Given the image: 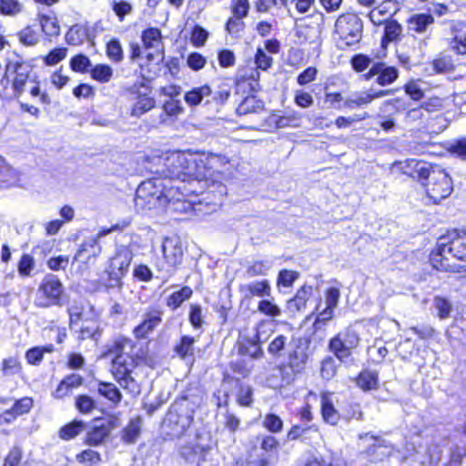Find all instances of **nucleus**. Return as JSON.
<instances>
[{
    "instance_id": "nucleus-31",
    "label": "nucleus",
    "mask_w": 466,
    "mask_h": 466,
    "mask_svg": "<svg viewBox=\"0 0 466 466\" xmlns=\"http://www.w3.org/2000/svg\"><path fill=\"white\" fill-rule=\"evenodd\" d=\"M40 23L43 32L50 37V41L52 37L58 35V25L56 15L42 14Z\"/></svg>"
},
{
    "instance_id": "nucleus-45",
    "label": "nucleus",
    "mask_w": 466,
    "mask_h": 466,
    "mask_svg": "<svg viewBox=\"0 0 466 466\" xmlns=\"http://www.w3.org/2000/svg\"><path fill=\"white\" fill-rule=\"evenodd\" d=\"M338 365L332 357H327L322 360L320 373L322 378L329 380L337 373Z\"/></svg>"
},
{
    "instance_id": "nucleus-9",
    "label": "nucleus",
    "mask_w": 466,
    "mask_h": 466,
    "mask_svg": "<svg viewBox=\"0 0 466 466\" xmlns=\"http://www.w3.org/2000/svg\"><path fill=\"white\" fill-rule=\"evenodd\" d=\"M129 224L130 221L126 219L120 223L113 225L109 228L100 230L96 236L89 238L81 245L75 256V258L80 262L86 263L88 262L90 258H96L101 251V248L98 245L99 238L111 232L123 230L127 228Z\"/></svg>"
},
{
    "instance_id": "nucleus-17",
    "label": "nucleus",
    "mask_w": 466,
    "mask_h": 466,
    "mask_svg": "<svg viewBox=\"0 0 466 466\" xmlns=\"http://www.w3.org/2000/svg\"><path fill=\"white\" fill-rule=\"evenodd\" d=\"M161 322V312L154 309L144 315L143 321L137 325L133 333L137 339H145Z\"/></svg>"
},
{
    "instance_id": "nucleus-56",
    "label": "nucleus",
    "mask_w": 466,
    "mask_h": 466,
    "mask_svg": "<svg viewBox=\"0 0 466 466\" xmlns=\"http://www.w3.org/2000/svg\"><path fill=\"white\" fill-rule=\"evenodd\" d=\"M441 460V457L438 452H431L429 450L417 452L416 461L420 462L422 466L431 465L437 463Z\"/></svg>"
},
{
    "instance_id": "nucleus-6",
    "label": "nucleus",
    "mask_w": 466,
    "mask_h": 466,
    "mask_svg": "<svg viewBox=\"0 0 466 466\" xmlns=\"http://www.w3.org/2000/svg\"><path fill=\"white\" fill-rule=\"evenodd\" d=\"M363 23L354 13L341 14L334 25V38L340 48L359 43L362 37Z\"/></svg>"
},
{
    "instance_id": "nucleus-47",
    "label": "nucleus",
    "mask_w": 466,
    "mask_h": 466,
    "mask_svg": "<svg viewBox=\"0 0 466 466\" xmlns=\"http://www.w3.org/2000/svg\"><path fill=\"white\" fill-rule=\"evenodd\" d=\"M263 426L272 433H278L282 431L283 421L275 414H267L263 420Z\"/></svg>"
},
{
    "instance_id": "nucleus-20",
    "label": "nucleus",
    "mask_w": 466,
    "mask_h": 466,
    "mask_svg": "<svg viewBox=\"0 0 466 466\" xmlns=\"http://www.w3.org/2000/svg\"><path fill=\"white\" fill-rule=\"evenodd\" d=\"M451 33L453 37L450 43L451 48L458 55L466 54V25L462 22L454 23Z\"/></svg>"
},
{
    "instance_id": "nucleus-25",
    "label": "nucleus",
    "mask_w": 466,
    "mask_h": 466,
    "mask_svg": "<svg viewBox=\"0 0 466 466\" xmlns=\"http://www.w3.org/2000/svg\"><path fill=\"white\" fill-rule=\"evenodd\" d=\"M82 321V325L79 327V329H74L76 331L79 332L78 338L81 339H86L88 338H95L96 339V336H99L100 333L98 331V326L93 318H90L89 316L84 319ZM78 328V326L76 327Z\"/></svg>"
},
{
    "instance_id": "nucleus-36",
    "label": "nucleus",
    "mask_w": 466,
    "mask_h": 466,
    "mask_svg": "<svg viewBox=\"0 0 466 466\" xmlns=\"http://www.w3.org/2000/svg\"><path fill=\"white\" fill-rule=\"evenodd\" d=\"M98 392L114 404H117L121 400V393L113 383L100 382L98 385Z\"/></svg>"
},
{
    "instance_id": "nucleus-46",
    "label": "nucleus",
    "mask_w": 466,
    "mask_h": 466,
    "mask_svg": "<svg viewBox=\"0 0 466 466\" xmlns=\"http://www.w3.org/2000/svg\"><path fill=\"white\" fill-rule=\"evenodd\" d=\"M288 338L284 335H278L274 338L268 347V351L270 355L279 357L281 352L286 347Z\"/></svg>"
},
{
    "instance_id": "nucleus-7",
    "label": "nucleus",
    "mask_w": 466,
    "mask_h": 466,
    "mask_svg": "<svg viewBox=\"0 0 466 466\" xmlns=\"http://www.w3.org/2000/svg\"><path fill=\"white\" fill-rule=\"evenodd\" d=\"M162 253L164 261L157 264V268L162 274V278H169L180 264L183 250L177 238H165L162 242Z\"/></svg>"
},
{
    "instance_id": "nucleus-43",
    "label": "nucleus",
    "mask_w": 466,
    "mask_h": 466,
    "mask_svg": "<svg viewBox=\"0 0 466 466\" xmlns=\"http://www.w3.org/2000/svg\"><path fill=\"white\" fill-rule=\"evenodd\" d=\"M258 310L268 317L277 318L281 315L280 308L271 299H261L258 304Z\"/></svg>"
},
{
    "instance_id": "nucleus-50",
    "label": "nucleus",
    "mask_w": 466,
    "mask_h": 466,
    "mask_svg": "<svg viewBox=\"0 0 466 466\" xmlns=\"http://www.w3.org/2000/svg\"><path fill=\"white\" fill-rule=\"evenodd\" d=\"M298 278L297 271L283 269L279 273L277 283L279 287L290 288Z\"/></svg>"
},
{
    "instance_id": "nucleus-39",
    "label": "nucleus",
    "mask_w": 466,
    "mask_h": 466,
    "mask_svg": "<svg viewBox=\"0 0 466 466\" xmlns=\"http://www.w3.org/2000/svg\"><path fill=\"white\" fill-rule=\"evenodd\" d=\"M262 107L263 105L261 101L257 100L255 96H248L237 107V113L238 115H247L258 112L262 109Z\"/></svg>"
},
{
    "instance_id": "nucleus-34",
    "label": "nucleus",
    "mask_w": 466,
    "mask_h": 466,
    "mask_svg": "<svg viewBox=\"0 0 466 466\" xmlns=\"http://www.w3.org/2000/svg\"><path fill=\"white\" fill-rule=\"evenodd\" d=\"M155 106V101L152 97L143 95L137 96V101L134 104L131 109V115L140 116L146 112L149 111Z\"/></svg>"
},
{
    "instance_id": "nucleus-49",
    "label": "nucleus",
    "mask_w": 466,
    "mask_h": 466,
    "mask_svg": "<svg viewBox=\"0 0 466 466\" xmlns=\"http://www.w3.org/2000/svg\"><path fill=\"white\" fill-rule=\"evenodd\" d=\"M19 41L27 46H35L38 43V34L31 27L27 26L24 28L18 34Z\"/></svg>"
},
{
    "instance_id": "nucleus-8",
    "label": "nucleus",
    "mask_w": 466,
    "mask_h": 466,
    "mask_svg": "<svg viewBox=\"0 0 466 466\" xmlns=\"http://www.w3.org/2000/svg\"><path fill=\"white\" fill-rule=\"evenodd\" d=\"M358 333L350 327L339 332L329 342V350L339 360L348 359L360 344Z\"/></svg>"
},
{
    "instance_id": "nucleus-24",
    "label": "nucleus",
    "mask_w": 466,
    "mask_h": 466,
    "mask_svg": "<svg viewBox=\"0 0 466 466\" xmlns=\"http://www.w3.org/2000/svg\"><path fill=\"white\" fill-rule=\"evenodd\" d=\"M311 292V287L303 286L297 291L293 299L288 300L287 309L292 313L305 309Z\"/></svg>"
},
{
    "instance_id": "nucleus-18",
    "label": "nucleus",
    "mask_w": 466,
    "mask_h": 466,
    "mask_svg": "<svg viewBox=\"0 0 466 466\" xmlns=\"http://www.w3.org/2000/svg\"><path fill=\"white\" fill-rule=\"evenodd\" d=\"M239 291L246 299L264 298L270 297L271 287L267 279H262L240 285Z\"/></svg>"
},
{
    "instance_id": "nucleus-10",
    "label": "nucleus",
    "mask_w": 466,
    "mask_h": 466,
    "mask_svg": "<svg viewBox=\"0 0 466 466\" xmlns=\"http://www.w3.org/2000/svg\"><path fill=\"white\" fill-rule=\"evenodd\" d=\"M132 259L133 252L127 246H120L116 248L107 268L109 278L114 282L111 286H121V279L128 271Z\"/></svg>"
},
{
    "instance_id": "nucleus-64",
    "label": "nucleus",
    "mask_w": 466,
    "mask_h": 466,
    "mask_svg": "<svg viewBox=\"0 0 466 466\" xmlns=\"http://www.w3.org/2000/svg\"><path fill=\"white\" fill-rule=\"evenodd\" d=\"M34 266L35 262L33 258L29 255H24L18 264V272L22 276H29Z\"/></svg>"
},
{
    "instance_id": "nucleus-23",
    "label": "nucleus",
    "mask_w": 466,
    "mask_h": 466,
    "mask_svg": "<svg viewBox=\"0 0 466 466\" xmlns=\"http://www.w3.org/2000/svg\"><path fill=\"white\" fill-rule=\"evenodd\" d=\"M434 23V17L430 14H414L407 21L408 30L423 34Z\"/></svg>"
},
{
    "instance_id": "nucleus-35",
    "label": "nucleus",
    "mask_w": 466,
    "mask_h": 466,
    "mask_svg": "<svg viewBox=\"0 0 466 466\" xmlns=\"http://www.w3.org/2000/svg\"><path fill=\"white\" fill-rule=\"evenodd\" d=\"M86 36V29L82 25H76L70 27L68 32L66 34V41L69 45L78 46L84 42Z\"/></svg>"
},
{
    "instance_id": "nucleus-15",
    "label": "nucleus",
    "mask_w": 466,
    "mask_h": 466,
    "mask_svg": "<svg viewBox=\"0 0 466 466\" xmlns=\"http://www.w3.org/2000/svg\"><path fill=\"white\" fill-rule=\"evenodd\" d=\"M6 73H15L13 87L17 96L25 91L27 84H34V81L29 78V66L24 63H9L6 66Z\"/></svg>"
},
{
    "instance_id": "nucleus-14",
    "label": "nucleus",
    "mask_w": 466,
    "mask_h": 466,
    "mask_svg": "<svg viewBox=\"0 0 466 466\" xmlns=\"http://www.w3.org/2000/svg\"><path fill=\"white\" fill-rule=\"evenodd\" d=\"M398 75V70L395 67L387 66L383 63H376L363 76L366 80H370L377 76V83L380 86H387L393 83L397 79Z\"/></svg>"
},
{
    "instance_id": "nucleus-26",
    "label": "nucleus",
    "mask_w": 466,
    "mask_h": 466,
    "mask_svg": "<svg viewBox=\"0 0 466 466\" xmlns=\"http://www.w3.org/2000/svg\"><path fill=\"white\" fill-rule=\"evenodd\" d=\"M211 95V88L204 85L194 88L185 94V101L187 105L194 106L199 105L205 97Z\"/></svg>"
},
{
    "instance_id": "nucleus-59",
    "label": "nucleus",
    "mask_w": 466,
    "mask_h": 466,
    "mask_svg": "<svg viewBox=\"0 0 466 466\" xmlns=\"http://www.w3.org/2000/svg\"><path fill=\"white\" fill-rule=\"evenodd\" d=\"M107 431L105 428H95L87 433L86 442L90 445H97L106 437Z\"/></svg>"
},
{
    "instance_id": "nucleus-4",
    "label": "nucleus",
    "mask_w": 466,
    "mask_h": 466,
    "mask_svg": "<svg viewBox=\"0 0 466 466\" xmlns=\"http://www.w3.org/2000/svg\"><path fill=\"white\" fill-rule=\"evenodd\" d=\"M159 164L165 168L157 169L156 173L164 177L168 185H178L181 182L182 192L194 190L190 195L197 192L194 187L195 182L203 180L202 169L198 167V158L186 152H172L165 159L159 158Z\"/></svg>"
},
{
    "instance_id": "nucleus-58",
    "label": "nucleus",
    "mask_w": 466,
    "mask_h": 466,
    "mask_svg": "<svg viewBox=\"0 0 466 466\" xmlns=\"http://www.w3.org/2000/svg\"><path fill=\"white\" fill-rule=\"evenodd\" d=\"M253 391L249 386H241L238 392L237 401L239 405L248 407L251 405Z\"/></svg>"
},
{
    "instance_id": "nucleus-37",
    "label": "nucleus",
    "mask_w": 466,
    "mask_h": 466,
    "mask_svg": "<svg viewBox=\"0 0 466 466\" xmlns=\"http://www.w3.org/2000/svg\"><path fill=\"white\" fill-rule=\"evenodd\" d=\"M54 351L55 347L53 345L35 347L26 351L25 359L29 364L37 365L42 360L45 353H51Z\"/></svg>"
},
{
    "instance_id": "nucleus-33",
    "label": "nucleus",
    "mask_w": 466,
    "mask_h": 466,
    "mask_svg": "<svg viewBox=\"0 0 466 466\" xmlns=\"http://www.w3.org/2000/svg\"><path fill=\"white\" fill-rule=\"evenodd\" d=\"M192 295V289L189 287H183L180 290L172 293L167 299V305L177 309L180 305Z\"/></svg>"
},
{
    "instance_id": "nucleus-32",
    "label": "nucleus",
    "mask_w": 466,
    "mask_h": 466,
    "mask_svg": "<svg viewBox=\"0 0 466 466\" xmlns=\"http://www.w3.org/2000/svg\"><path fill=\"white\" fill-rule=\"evenodd\" d=\"M114 71L111 66L104 64L96 65L90 70L91 77L100 83H107L113 77Z\"/></svg>"
},
{
    "instance_id": "nucleus-21",
    "label": "nucleus",
    "mask_w": 466,
    "mask_h": 466,
    "mask_svg": "<svg viewBox=\"0 0 466 466\" xmlns=\"http://www.w3.org/2000/svg\"><path fill=\"white\" fill-rule=\"evenodd\" d=\"M320 402L323 420L330 425H336L339 420V414L334 407L333 395L329 392L322 393Z\"/></svg>"
},
{
    "instance_id": "nucleus-30",
    "label": "nucleus",
    "mask_w": 466,
    "mask_h": 466,
    "mask_svg": "<svg viewBox=\"0 0 466 466\" xmlns=\"http://www.w3.org/2000/svg\"><path fill=\"white\" fill-rule=\"evenodd\" d=\"M142 420L137 417L129 421L123 431L122 439L127 443H133L137 441L140 434Z\"/></svg>"
},
{
    "instance_id": "nucleus-52",
    "label": "nucleus",
    "mask_w": 466,
    "mask_h": 466,
    "mask_svg": "<svg viewBox=\"0 0 466 466\" xmlns=\"http://www.w3.org/2000/svg\"><path fill=\"white\" fill-rule=\"evenodd\" d=\"M307 433H313L315 436L319 435V431L316 428H300L299 426H293L288 432L287 437L289 440L294 441L299 438H304Z\"/></svg>"
},
{
    "instance_id": "nucleus-3",
    "label": "nucleus",
    "mask_w": 466,
    "mask_h": 466,
    "mask_svg": "<svg viewBox=\"0 0 466 466\" xmlns=\"http://www.w3.org/2000/svg\"><path fill=\"white\" fill-rule=\"evenodd\" d=\"M181 182L168 185L165 179L152 178L142 182L136 192L135 206L140 211L162 208L167 205L176 206L181 203L183 209L190 208L187 198L194 190L182 192ZM174 209L178 208L174 207Z\"/></svg>"
},
{
    "instance_id": "nucleus-54",
    "label": "nucleus",
    "mask_w": 466,
    "mask_h": 466,
    "mask_svg": "<svg viewBox=\"0 0 466 466\" xmlns=\"http://www.w3.org/2000/svg\"><path fill=\"white\" fill-rule=\"evenodd\" d=\"M434 306L438 311V317L440 319H444L450 316L451 305L447 299L437 297L434 299Z\"/></svg>"
},
{
    "instance_id": "nucleus-13",
    "label": "nucleus",
    "mask_w": 466,
    "mask_h": 466,
    "mask_svg": "<svg viewBox=\"0 0 466 466\" xmlns=\"http://www.w3.org/2000/svg\"><path fill=\"white\" fill-rule=\"evenodd\" d=\"M228 163V157L220 154L208 153L198 158V167L202 169L203 179L209 178L214 172H220Z\"/></svg>"
},
{
    "instance_id": "nucleus-48",
    "label": "nucleus",
    "mask_w": 466,
    "mask_h": 466,
    "mask_svg": "<svg viewBox=\"0 0 466 466\" xmlns=\"http://www.w3.org/2000/svg\"><path fill=\"white\" fill-rule=\"evenodd\" d=\"M405 92L413 100H420L423 97L424 91L422 83L420 80H411L405 85Z\"/></svg>"
},
{
    "instance_id": "nucleus-11",
    "label": "nucleus",
    "mask_w": 466,
    "mask_h": 466,
    "mask_svg": "<svg viewBox=\"0 0 466 466\" xmlns=\"http://www.w3.org/2000/svg\"><path fill=\"white\" fill-rule=\"evenodd\" d=\"M307 361L308 354L304 349L298 347L291 351L287 366L281 370L283 383L289 384L293 381L294 377L304 370Z\"/></svg>"
},
{
    "instance_id": "nucleus-5",
    "label": "nucleus",
    "mask_w": 466,
    "mask_h": 466,
    "mask_svg": "<svg viewBox=\"0 0 466 466\" xmlns=\"http://www.w3.org/2000/svg\"><path fill=\"white\" fill-rule=\"evenodd\" d=\"M431 263L444 271H460L466 268V231L452 230L441 237L431 255Z\"/></svg>"
},
{
    "instance_id": "nucleus-1",
    "label": "nucleus",
    "mask_w": 466,
    "mask_h": 466,
    "mask_svg": "<svg viewBox=\"0 0 466 466\" xmlns=\"http://www.w3.org/2000/svg\"><path fill=\"white\" fill-rule=\"evenodd\" d=\"M109 356H113L111 373L119 385L132 394H139L136 368L143 359V353L137 350L136 343L128 338L117 337L102 354L103 358Z\"/></svg>"
},
{
    "instance_id": "nucleus-19",
    "label": "nucleus",
    "mask_w": 466,
    "mask_h": 466,
    "mask_svg": "<svg viewBox=\"0 0 466 466\" xmlns=\"http://www.w3.org/2000/svg\"><path fill=\"white\" fill-rule=\"evenodd\" d=\"M390 92V90H370L368 92L355 93L345 100V106L350 108H354L355 106L367 105L376 98L383 97L389 95Z\"/></svg>"
},
{
    "instance_id": "nucleus-28",
    "label": "nucleus",
    "mask_w": 466,
    "mask_h": 466,
    "mask_svg": "<svg viewBox=\"0 0 466 466\" xmlns=\"http://www.w3.org/2000/svg\"><path fill=\"white\" fill-rule=\"evenodd\" d=\"M44 295L54 300L56 304L58 299V278L56 275H48L46 277L41 287Z\"/></svg>"
},
{
    "instance_id": "nucleus-62",
    "label": "nucleus",
    "mask_w": 466,
    "mask_h": 466,
    "mask_svg": "<svg viewBox=\"0 0 466 466\" xmlns=\"http://www.w3.org/2000/svg\"><path fill=\"white\" fill-rule=\"evenodd\" d=\"M133 276L140 281L147 282L153 278L151 269L144 264H139L134 268Z\"/></svg>"
},
{
    "instance_id": "nucleus-61",
    "label": "nucleus",
    "mask_w": 466,
    "mask_h": 466,
    "mask_svg": "<svg viewBox=\"0 0 466 466\" xmlns=\"http://www.w3.org/2000/svg\"><path fill=\"white\" fill-rule=\"evenodd\" d=\"M0 10L3 14L15 15L18 14L22 6L16 0H1Z\"/></svg>"
},
{
    "instance_id": "nucleus-51",
    "label": "nucleus",
    "mask_w": 466,
    "mask_h": 466,
    "mask_svg": "<svg viewBox=\"0 0 466 466\" xmlns=\"http://www.w3.org/2000/svg\"><path fill=\"white\" fill-rule=\"evenodd\" d=\"M208 37L207 30L199 25H195L191 33L190 42L196 47L203 46Z\"/></svg>"
},
{
    "instance_id": "nucleus-44",
    "label": "nucleus",
    "mask_w": 466,
    "mask_h": 466,
    "mask_svg": "<svg viewBox=\"0 0 466 466\" xmlns=\"http://www.w3.org/2000/svg\"><path fill=\"white\" fill-rule=\"evenodd\" d=\"M301 125V114L299 112H291L286 116H280L277 126L280 128L290 127H299Z\"/></svg>"
},
{
    "instance_id": "nucleus-55",
    "label": "nucleus",
    "mask_w": 466,
    "mask_h": 466,
    "mask_svg": "<svg viewBox=\"0 0 466 466\" xmlns=\"http://www.w3.org/2000/svg\"><path fill=\"white\" fill-rule=\"evenodd\" d=\"M107 56L116 61L119 62L123 59V51L121 45L116 40H111L106 46Z\"/></svg>"
},
{
    "instance_id": "nucleus-63",
    "label": "nucleus",
    "mask_w": 466,
    "mask_h": 466,
    "mask_svg": "<svg viewBox=\"0 0 466 466\" xmlns=\"http://www.w3.org/2000/svg\"><path fill=\"white\" fill-rule=\"evenodd\" d=\"M70 65L74 71L84 72L90 66V60L84 55H78L71 59Z\"/></svg>"
},
{
    "instance_id": "nucleus-38",
    "label": "nucleus",
    "mask_w": 466,
    "mask_h": 466,
    "mask_svg": "<svg viewBox=\"0 0 466 466\" xmlns=\"http://www.w3.org/2000/svg\"><path fill=\"white\" fill-rule=\"evenodd\" d=\"M271 267L272 263L269 260H256L248 266L246 273L250 278L263 276L267 274Z\"/></svg>"
},
{
    "instance_id": "nucleus-57",
    "label": "nucleus",
    "mask_w": 466,
    "mask_h": 466,
    "mask_svg": "<svg viewBox=\"0 0 466 466\" xmlns=\"http://www.w3.org/2000/svg\"><path fill=\"white\" fill-rule=\"evenodd\" d=\"M2 370L5 376L15 375L20 372L21 365L15 358H8L4 360Z\"/></svg>"
},
{
    "instance_id": "nucleus-40",
    "label": "nucleus",
    "mask_w": 466,
    "mask_h": 466,
    "mask_svg": "<svg viewBox=\"0 0 466 466\" xmlns=\"http://www.w3.org/2000/svg\"><path fill=\"white\" fill-rule=\"evenodd\" d=\"M195 339L190 336H183L179 344L175 348L176 352L180 358L186 359L194 354Z\"/></svg>"
},
{
    "instance_id": "nucleus-12",
    "label": "nucleus",
    "mask_w": 466,
    "mask_h": 466,
    "mask_svg": "<svg viewBox=\"0 0 466 466\" xmlns=\"http://www.w3.org/2000/svg\"><path fill=\"white\" fill-rule=\"evenodd\" d=\"M142 41L145 49L152 50L146 55L148 60L162 59L163 42L159 29L152 27L145 30L142 35Z\"/></svg>"
},
{
    "instance_id": "nucleus-53",
    "label": "nucleus",
    "mask_w": 466,
    "mask_h": 466,
    "mask_svg": "<svg viewBox=\"0 0 466 466\" xmlns=\"http://www.w3.org/2000/svg\"><path fill=\"white\" fill-rule=\"evenodd\" d=\"M32 406V399L23 398L21 400H15L10 409L18 417L27 413L31 410Z\"/></svg>"
},
{
    "instance_id": "nucleus-27",
    "label": "nucleus",
    "mask_w": 466,
    "mask_h": 466,
    "mask_svg": "<svg viewBox=\"0 0 466 466\" xmlns=\"http://www.w3.org/2000/svg\"><path fill=\"white\" fill-rule=\"evenodd\" d=\"M357 385L363 390H375L378 387V374L371 370H363L357 378Z\"/></svg>"
},
{
    "instance_id": "nucleus-60",
    "label": "nucleus",
    "mask_w": 466,
    "mask_h": 466,
    "mask_svg": "<svg viewBox=\"0 0 466 466\" xmlns=\"http://www.w3.org/2000/svg\"><path fill=\"white\" fill-rule=\"evenodd\" d=\"M76 406L80 412L89 413L95 408V401L89 396L81 395L77 397Z\"/></svg>"
},
{
    "instance_id": "nucleus-42",
    "label": "nucleus",
    "mask_w": 466,
    "mask_h": 466,
    "mask_svg": "<svg viewBox=\"0 0 466 466\" xmlns=\"http://www.w3.org/2000/svg\"><path fill=\"white\" fill-rule=\"evenodd\" d=\"M402 32L401 25L394 20L385 24L384 37L382 42H393L399 39Z\"/></svg>"
},
{
    "instance_id": "nucleus-2",
    "label": "nucleus",
    "mask_w": 466,
    "mask_h": 466,
    "mask_svg": "<svg viewBox=\"0 0 466 466\" xmlns=\"http://www.w3.org/2000/svg\"><path fill=\"white\" fill-rule=\"evenodd\" d=\"M400 169L420 184L427 204H438L453 190L450 176L439 167L417 159L399 163Z\"/></svg>"
},
{
    "instance_id": "nucleus-29",
    "label": "nucleus",
    "mask_w": 466,
    "mask_h": 466,
    "mask_svg": "<svg viewBox=\"0 0 466 466\" xmlns=\"http://www.w3.org/2000/svg\"><path fill=\"white\" fill-rule=\"evenodd\" d=\"M86 424L81 420H74L60 429V438L71 440L86 431Z\"/></svg>"
},
{
    "instance_id": "nucleus-16",
    "label": "nucleus",
    "mask_w": 466,
    "mask_h": 466,
    "mask_svg": "<svg viewBox=\"0 0 466 466\" xmlns=\"http://www.w3.org/2000/svg\"><path fill=\"white\" fill-rule=\"evenodd\" d=\"M255 64L257 66V69L250 68L244 71V74L241 75V77L245 80H253L258 86V81L259 79L260 74L258 69L267 70L272 65V57L268 56L262 48H258L255 56Z\"/></svg>"
},
{
    "instance_id": "nucleus-22",
    "label": "nucleus",
    "mask_w": 466,
    "mask_h": 466,
    "mask_svg": "<svg viewBox=\"0 0 466 466\" xmlns=\"http://www.w3.org/2000/svg\"><path fill=\"white\" fill-rule=\"evenodd\" d=\"M393 14V3L390 0L383 1L379 5L374 7L369 13L370 22L375 25H380L389 22V18Z\"/></svg>"
},
{
    "instance_id": "nucleus-41",
    "label": "nucleus",
    "mask_w": 466,
    "mask_h": 466,
    "mask_svg": "<svg viewBox=\"0 0 466 466\" xmlns=\"http://www.w3.org/2000/svg\"><path fill=\"white\" fill-rule=\"evenodd\" d=\"M68 314L70 318V327L72 329H76L78 326V321H81L89 315H92L91 310L87 312L80 305L71 306L68 309Z\"/></svg>"
}]
</instances>
